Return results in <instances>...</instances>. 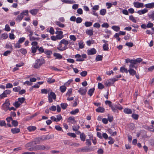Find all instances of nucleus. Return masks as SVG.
Returning a JSON list of instances; mask_svg holds the SVG:
<instances>
[{
	"instance_id": "a18cd8bd",
	"label": "nucleus",
	"mask_w": 154,
	"mask_h": 154,
	"mask_svg": "<svg viewBox=\"0 0 154 154\" xmlns=\"http://www.w3.org/2000/svg\"><path fill=\"white\" fill-rule=\"evenodd\" d=\"M18 101L21 104H22L25 100V98L24 97L19 98L18 99Z\"/></svg>"
},
{
	"instance_id": "dca6fc26",
	"label": "nucleus",
	"mask_w": 154,
	"mask_h": 154,
	"mask_svg": "<svg viewBox=\"0 0 154 154\" xmlns=\"http://www.w3.org/2000/svg\"><path fill=\"white\" fill-rule=\"evenodd\" d=\"M128 72H129L130 75L133 76L136 75V71L132 68H129L128 70Z\"/></svg>"
},
{
	"instance_id": "49530a36",
	"label": "nucleus",
	"mask_w": 154,
	"mask_h": 154,
	"mask_svg": "<svg viewBox=\"0 0 154 154\" xmlns=\"http://www.w3.org/2000/svg\"><path fill=\"white\" fill-rule=\"evenodd\" d=\"M106 10L105 9H101L100 11V14L102 15H104L106 13Z\"/></svg>"
},
{
	"instance_id": "0e129e2a",
	"label": "nucleus",
	"mask_w": 154,
	"mask_h": 154,
	"mask_svg": "<svg viewBox=\"0 0 154 154\" xmlns=\"http://www.w3.org/2000/svg\"><path fill=\"white\" fill-rule=\"evenodd\" d=\"M21 88L20 86H17L13 88V90L15 92H18L20 90Z\"/></svg>"
},
{
	"instance_id": "774afa93",
	"label": "nucleus",
	"mask_w": 154,
	"mask_h": 154,
	"mask_svg": "<svg viewBox=\"0 0 154 154\" xmlns=\"http://www.w3.org/2000/svg\"><path fill=\"white\" fill-rule=\"evenodd\" d=\"M93 26L94 27L99 28L100 26V25L99 23H96L93 25Z\"/></svg>"
},
{
	"instance_id": "f257e3e1",
	"label": "nucleus",
	"mask_w": 154,
	"mask_h": 154,
	"mask_svg": "<svg viewBox=\"0 0 154 154\" xmlns=\"http://www.w3.org/2000/svg\"><path fill=\"white\" fill-rule=\"evenodd\" d=\"M69 44L68 41L64 39L61 40L57 47V49L60 51H63L67 48V47L68 45Z\"/></svg>"
},
{
	"instance_id": "8fccbe9b",
	"label": "nucleus",
	"mask_w": 154,
	"mask_h": 154,
	"mask_svg": "<svg viewBox=\"0 0 154 154\" xmlns=\"http://www.w3.org/2000/svg\"><path fill=\"white\" fill-rule=\"evenodd\" d=\"M20 103L18 101H16L13 104L17 108L19 107L21 105Z\"/></svg>"
},
{
	"instance_id": "79ce46f5",
	"label": "nucleus",
	"mask_w": 154,
	"mask_h": 154,
	"mask_svg": "<svg viewBox=\"0 0 154 154\" xmlns=\"http://www.w3.org/2000/svg\"><path fill=\"white\" fill-rule=\"evenodd\" d=\"M112 28L116 31H118L120 29V27L119 26H112Z\"/></svg>"
},
{
	"instance_id": "3c124183",
	"label": "nucleus",
	"mask_w": 154,
	"mask_h": 154,
	"mask_svg": "<svg viewBox=\"0 0 154 154\" xmlns=\"http://www.w3.org/2000/svg\"><path fill=\"white\" fill-rule=\"evenodd\" d=\"M87 74V72L86 71H84L80 73V75L82 77H85Z\"/></svg>"
},
{
	"instance_id": "f8f14e48",
	"label": "nucleus",
	"mask_w": 154,
	"mask_h": 154,
	"mask_svg": "<svg viewBox=\"0 0 154 154\" xmlns=\"http://www.w3.org/2000/svg\"><path fill=\"white\" fill-rule=\"evenodd\" d=\"M11 131L13 134H17L20 132V129L18 128H12Z\"/></svg>"
},
{
	"instance_id": "de8ad7c7",
	"label": "nucleus",
	"mask_w": 154,
	"mask_h": 154,
	"mask_svg": "<svg viewBox=\"0 0 154 154\" xmlns=\"http://www.w3.org/2000/svg\"><path fill=\"white\" fill-rule=\"evenodd\" d=\"M79 112V110L78 109H75L74 110H72L70 112V113L72 115H74L78 113Z\"/></svg>"
},
{
	"instance_id": "b1692460",
	"label": "nucleus",
	"mask_w": 154,
	"mask_h": 154,
	"mask_svg": "<svg viewBox=\"0 0 154 154\" xmlns=\"http://www.w3.org/2000/svg\"><path fill=\"white\" fill-rule=\"evenodd\" d=\"M29 12L32 15H34L37 14L38 10L36 9H33L30 10Z\"/></svg>"
},
{
	"instance_id": "393cba45",
	"label": "nucleus",
	"mask_w": 154,
	"mask_h": 154,
	"mask_svg": "<svg viewBox=\"0 0 154 154\" xmlns=\"http://www.w3.org/2000/svg\"><path fill=\"white\" fill-rule=\"evenodd\" d=\"M55 23L58 26L61 28H63L65 27V25L64 24L61 23L60 21H56L55 22Z\"/></svg>"
},
{
	"instance_id": "1a4fd4ad",
	"label": "nucleus",
	"mask_w": 154,
	"mask_h": 154,
	"mask_svg": "<svg viewBox=\"0 0 154 154\" xmlns=\"http://www.w3.org/2000/svg\"><path fill=\"white\" fill-rule=\"evenodd\" d=\"M134 6L136 8H143V4L139 2H134L133 3Z\"/></svg>"
},
{
	"instance_id": "37998d69",
	"label": "nucleus",
	"mask_w": 154,
	"mask_h": 154,
	"mask_svg": "<svg viewBox=\"0 0 154 154\" xmlns=\"http://www.w3.org/2000/svg\"><path fill=\"white\" fill-rule=\"evenodd\" d=\"M44 52L45 54L48 55H50L52 54V51L50 50H46Z\"/></svg>"
},
{
	"instance_id": "e2e57ef3",
	"label": "nucleus",
	"mask_w": 154,
	"mask_h": 154,
	"mask_svg": "<svg viewBox=\"0 0 154 154\" xmlns=\"http://www.w3.org/2000/svg\"><path fill=\"white\" fill-rule=\"evenodd\" d=\"M98 88L102 89L103 88H104V85L100 83H99L98 84Z\"/></svg>"
},
{
	"instance_id": "9d476101",
	"label": "nucleus",
	"mask_w": 154,
	"mask_h": 154,
	"mask_svg": "<svg viewBox=\"0 0 154 154\" xmlns=\"http://www.w3.org/2000/svg\"><path fill=\"white\" fill-rule=\"evenodd\" d=\"M87 90L85 88H81L79 89L78 91L82 95H84L85 94Z\"/></svg>"
},
{
	"instance_id": "e433bc0d",
	"label": "nucleus",
	"mask_w": 154,
	"mask_h": 154,
	"mask_svg": "<svg viewBox=\"0 0 154 154\" xmlns=\"http://www.w3.org/2000/svg\"><path fill=\"white\" fill-rule=\"evenodd\" d=\"M72 88H70L69 89L67 93L66 94V96L67 97H69L70 96L71 94H72Z\"/></svg>"
},
{
	"instance_id": "c756f323",
	"label": "nucleus",
	"mask_w": 154,
	"mask_h": 154,
	"mask_svg": "<svg viewBox=\"0 0 154 154\" xmlns=\"http://www.w3.org/2000/svg\"><path fill=\"white\" fill-rule=\"evenodd\" d=\"M120 71L121 72H125L126 73H127L128 72V70H127L126 69L123 67H121L120 68Z\"/></svg>"
},
{
	"instance_id": "9b49d317",
	"label": "nucleus",
	"mask_w": 154,
	"mask_h": 154,
	"mask_svg": "<svg viewBox=\"0 0 154 154\" xmlns=\"http://www.w3.org/2000/svg\"><path fill=\"white\" fill-rule=\"evenodd\" d=\"M96 51L94 48H92L91 50L88 51V54L91 55L95 54L96 53Z\"/></svg>"
},
{
	"instance_id": "6ab92c4d",
	"label": "nucleus",
	"mask_w": 154,
	"mask_h": 154,
	"mask_svg": "<svg viewBox=\"0 0 154 154\" xmlns=\"http://www.w3.org/2000/svg\"><path fill=\"white\" fill-rule=\"evenodd\" d=\"M54 56L56 57V59H61L62 58V56L60 54L55 53L54 54Z\"/></svg>"
},
{
	"instance_id": "bf43d9fd",
	"label": "nucleus",
	"mask_w": 154,
	"mask_h": 154,
	"mask_svg": "<svg viewBox=\"0 0 154 154\" xmlns=\"http://www.w3.org/2000/svg\"><path fill=\"white\" fill-rule=\"evenodd\" d=\"M79 48H83L84 47L83 43L82 42H80L79 43Z\"/></svg>"
},
{
	"instance_id": "20e7f679",
	"label": "nucleus",
	"mask_w": 154,
	"mask_h": 154,
	"mask_svg": "<svg viewBox=\"0 0 154 154\" xmlns=\"http://www.w3.org/2000/svg\"><path fill=\"white\" fill-rule=\"evenodd\" d=\"M31 45H32L31 48L32 52L35 53H36L38 48V43L37 42L34 41L32 42Z\"/></svg>"
},
{
	"instance_id": "f704fd0d",
	"label": "nucleus",
	"mask_w": 154,
	"mask_h": 154,
	"mask_svg": "<svg viewBox=\"0 0 154 154\" xmlns=\"http://www.w3.org/2000/svg\"><path fill=\"white\" fill-rule=\"evenodd\" d=\"M4 126L5 128H7L6 124L5 121L4 120L0 121V126Z\"/></svg>"
},
{
	"instance_id": "864d4df0",
	"label": "nucleus",
	"mask_w": 154,
	"mask_h": 154,
	"mask_svg": "<svg viewBox=\"0 0 154 154\" xmlns=\"http://www.w3.org/2000/svg\"><path fill=\"white\" fill-rule=\"evenodd\" d=\"M110 107L112 109V111L115 112H118V111L117 110L116 107H115V105L114 106H113L112 105Z\"/></svg>"
},
{
	"instance_id": "4c0bfd02",
	"label": "nucleus",
	"mask_w": 154,
	"mask_h": 154,
	"mask_svg": "<svg viewBox=\"0 0 154 154\" xmlns=\"http://www.w3.org/2000/svg\"><path fill=\"white\" fill-rule=\"evenodd\" d=\"M19 51L20 52H21V53L23 54H24V55L26 54L27 52L26 49L25 48H23L20 49L19 50Z\"/></svg>"
},
{
	"instance_id": "bb28decb",
	"label": "nucleus",
	"mask_w": 154,
	"mask_h": 154,
	"mask_svg": "<svg viewBox=\"0 0 154 154\" xmlns=\"http://www.w3.org/2000/svg\"><path fill=\"white\" fill-rule=\"evenodd\" d=\"M29 40L30 41H35V40H38L40 39V38L38 37H35L33 36H32V35L29 36Z\"/></svg>"
},
{
	"instance_id": "cd10ccee",
	"label": "nucleus",
	"mask_w": 154,
	"mask_h": 154,
	"mask_svg": "<svg viewBox=\"0 0 154 154\" xmlns=\"http://www.w3.org/2000/svg\"><path fill=\"white\" fill-rule=\"evenodd\" d=\"M66 89V87L64 85H62L60 86V91L62 93L64 92Z\"/></svg>"
},
{
	"instance_id": "7ed1b4c3",
	"label": "nucleus",
	"mask_w": 154,
	"mask_h": 154,
	"mask_svg": "<svg viewBox=\"0 0 154 154\" xmlns=\"http://www.w3.org/2000/svg\"><path fill=\"white\" fill-rule=\"evenodd\" d=\"M28 15V10L23 11V12L21 13L20 15H18L16 18V20L17 21H20L23 19L25 15Z\"/></svg>"
},
{
	"instance_id": "ddd939ff",
	"label": "nucleus",
	"mask_w": 154,
	"mask_h": 154,
	"mask_svg": "<svg viewBox=\"0 0 154 154\" xmlns=\"http://www.w3.org/2000/svg\"><path fill=\"white\" fill-rule=\"evenodd\" d=\"M145 6L148 8H154V2L147 4L145 5Z\"/></svg>"
},
{
	"instance_id": "052dcab7",
	"label": "nucleus",
	"mask_w": 154,
	"mask_h": 154,
	"mask_svg": "<svg viewBox=\"0 0 154 154\" xmlns=\"http://www.w3.org/2000/svg\"><path fill=\"white\" fill-rule=\"evenodd\" d=\"M112 83L109 79L106 81L105 83V85L106 86H110L111 85Z\"/></svg>"
},
{
	"instance_id": "09e8293b",
	"label": "nucleus",
	"mask_w": 154,
	"mask_h": 154,
	"mask_svg": "<svg viewBox=\"0 0 154 154\" xmlns=\"http://www.w3.org/2000/svg\"><path fill=\"white\" fill-rule=\"evenodd\" d=\"M72 130L74 131H77L79 128V125H74L72 126Z\"/></svg>"
},
{
	"instance_id": "4be33fe9",
	"label": "nucleus",
	"mask_w": 154,
	"mask_h": 154,
	"mask_svg": "<svg viewBox=\"0 0 154 154\" xmlns=\"http://www.w3.org/2000/svg\"><path fill=\"white\" fill-rule=\"evenodd\" d=\"M43 147H44V146L43 145H36L35 146V150H43Z\"/></svg>"
},
{
	"instance_id": "aec40b11",
	"label": "nucleus",
	"mask_w": 154,
	"mask_h": 154,
	"mask_svg": "<svg viewBox=\"0 0 154 154\" xmlns=\"http://www.w3.org/2000/svg\"><path fill=\"white\" fill-rule=\"evenodd\" d=\"M36 129V127L33 126H30L27 127V129L30 132L35 131Z\"/></svg>"
},
{
	"instance_id": "a19ab883",
	"label": "nucleus",
	"mask_w": 154,
	"mask_h": 154,
	"mask_svg": "<svg viewBox=\"0 0 154 154\" xmlns=\"http://www.w3.org/2000/svg\"><path fill=\"white\" fill-rule=\"evenodd\" d=\"M129 19L130 20L132 21L133 22L136 23L137 20L134 17H133L132 15H131L129 16Z\"/></svg>"
},
{
	"instance_id": "423d86ee",
	"label": "nucleus",
	"mask_w": 154,
	"mask_h": 154,
	"mask_svg": "<svg viewBox=\"0 0 154 154\" xmlns=\"http://www.w3.org/2000/svg\"><path fill=\"white\" fill-rule=\"evenodd\" d=\"M55 34L57 35H56L57 36L56 37L59 40L61 39L64 37V35H63V32L62 31H56L55 32Z\"/></svg>"
},
{
	"instance_id": "13d9d810",
	"label": "nucleus",
	"mask_w": 154,
	"mask_h": 154,
	"mask_svg": "<svg viewBox=\"0 0 154 154\" xmlns=\"http://www.w3.org/2000/svg\"><path fill=\"white\" fill-rule=\"evenodd\" d=\"M154 26V24L152 23L149 22L147 24L146 27L148 28H152Z\"/></svg>"
},
{
	"instance_id": "ea45409f",
	"label": "nucleus",
	"mask_w": 154,
	"mask_h": 154,
	"mask_svg": "<svg viewBox=\"0 0 154 154\" xmlns=\"http://www.w3.org/2000/svg\"><path fill=\"white\" fill-rule=\"evenodd\" d=\"M103 58V56L100 55H98L97 56L96 58V60L97 61L102 60Z\"/></svg>"
},
{
	"instance_id": "6e6d98bb",
	"label": "nucleus",
	"mask_w": 154,
	"mask_h": 154,
	"mask_svg": "<svg viewBox=\"0 0 154 154\" xmlns=\"http://www.w3.org/2000/svg\"><path fill=\"white\" fill-rule=\"evenodd\" d=\"M82 18L80 17H78L76 19V22L78 23H81L82 22Z\"/></svg>"
},
{
	"instance_id": "6e6552de",
	"label": "nucleus",
	"mask_w": 154,
	"mask_h": 154,
	"mask_svg": "<svg viewBox=\"0 0 154 154\" xmlns=\"http://www.w3.org/2000/svg\"><path fill=\"white\" fill-rule=\"evenodd\" d=\"M91 150L90 148L87 146H85L82 148L79 149L78 151L79 152H88Z\"/></svg>"
},
{
	"instance_id": "412c9836",
	"label": "nucleus",
	"mask_w": 154,
	"mask_h": 154,
	"mask_svg": "<svg viewBox=\"0 0 154 154\" xmlns=\"http://www.w3.org/2000/svg\"><path fill=\"white\" fill-rule=\"evenodd\" d=\"M124 112L126 114H131L132 113V110L131 109L126 108L124 109Z\"/></svg>"
},
{
	"instance_id": "4d7b16f0",
	"label": "nucleus",
	"mask_w": 154,
	"mask_h": 154,
	"mask_svg": "<svg viewBox=\"0 0 154 154\" xmlns=\"http://www.w3.org/2000/svg\"><path fill=\"white\" fill-rule=\"evenodd\" d=\"M86 144L89 146H91V140L88 139H87L86 140Z\"/></svg>"
},
{
	"instance_id": "a211bd4d",
	"label": "nucleus",
	"mask_w": 154,
	"mask_h": 154,
	"mask_svg": "<svg viewBox=\"0 0 154 154\" xmlns=\"http://www.w3.org/2000/svg\"><path fill=\"white\" fill-rule=\"evenodd\" d=\"M75 57L76 58V61H82L84 60V59L82 58V57L79 54H77L75 55Z\"/></svg>"
},
{
	"instance_id": "338daca9",
	"label": "nucleus",
	"mask_w": 154,
	"mask_h": 154,
	"mask_svg": "<svg viewBox=\"0 0 154 154\" xmlns=\"http://www.w3.org/2000/svg\"><path fill=\"white\" fill-rule=\"evenodd\" d=\"M8 37V35L7 33H4L2 34V38L3 39H5Z\"/></svg>"
},
{
	"instance_id": "c9c22d12",
	"label": "nucleus",
	"mask_w": 154,
	"mask_h": 154,
	"mask_svg": "<svg viewBox=\"0 0 154 154\" xmlns=\"http://www.w3.org/2000/svg\"><path fill=\"white\" fill-rule=\"evenodd\" d=\"M60 106L63 109H65L68 106V104L66 103H63L61 104Z\"/></svg>"
},
{
	"instance_id": "603ef678",
	"label": "nucleus",
	"mask_w": 154,
	"mask_h": 154,
	"mask_svg": "<svg viewBox=\"0 0 154 154\" xmlns=\"http://www.w3.org/2000/svg\"><path fill=\"white\" fill-rule=\"evenodd\" d=\"M67 134L68 136L74 138H75L76 137V135L74 133H68Z\"/></svg>"
},
{
	"instance_id": "0eeeda50",
	"label": "nucleus",
	"mask_w": 154,
	"mask_h": 154,
	"mask_svg": "<svg viewBox=\"0 0 154 154\" xmlns=\"http://www.w3.org/2000/svg\"><path fill=\"white\" fill-rule=\"evenodd\" d=\"M8 100H6L7 102H5L4 103L3 105V109L5 111H6L9 108V106L10 105V103L9 102V101H7Z\"/></svg>"
},
{
	"instance_id": "5701e85b",
	"label": "nucleus",
	"mask_w": 154,
	"mask_h": 154,
	"mask_svg": "<svg viewBox=\"0 0 154 154\" xmlns=\"http://www.w3.org/2000/svg\"><path fill=\"white\" fill-rule=\"evenodd\" d=\"M93 29H87L86 33L88 35L91 36L93 35Z\"/></svg>"
},
{
	"instance_id": "473e14b6",
	"label": "nucleus",
	"mask_w": 154,
	"mask_h": 154,
	"mask_svg": "<svg viewBox=\"0 0 154 154\" xmlns=\"http://www.w3.org/2000/svg\"><path fill=\"white\" fill-rule=\"evenodd\" d=\"M108 45H109L108 44H103V48L104 51H108Z\"/></svg>"
},
{
	"instance_id": "2f4dec72",
	"label": "nucleus",
	"mask_w": 154,
	"mask_h": 154,
	"mask_svg": "<svg viewBox=\"0 0 154 154\" xmlns=\"http://www.w3.org/2000/svg\"><path fill=\"white\" fill-rule=\"evenodd\" d=\"M134 62V61H132V63H130V64L129 65V68H135L136 69L137 68V66H135V65H136L135 63H133Z\"/></svg>"
},
{
	"instance_id": "5fc2aeb1",
	"label": "nucleus",
	"mask_w": 154,
	"mask_h": 154,
	"mask_svg": "<svg viewBox=\"0 0 154 154\" xmlns=\"http://www.w3.org/2000/svg\"><path fill=\"white\" fill-rule=\"evenodd\" d=\"M55 128L56 130L58 131H63L62 130V128L59 125H55Z\"/></svg>"
},
{
	"instance_id": "c03bdc74",
	"label": "nucleus",
	"mask_w": 154,
	"mask_h": 154,
	"mask_svg": "<svg viewBox=\"0 0 154 154\" xmlns=\"http://www.w3.org/2000/svg\"><path fill=\"white\" fill-rule=\"evenodd\" d=\"M55 81V79H52L51 78H49L48 79L47 82L50 83H54Z\"/></svg>"
},
{
	"instance_id": "4468645a",
	"label": "nucleus",
	"mask_w": 154,
	"mask_h": 154,
	"mask_svg": "<svg viewBox=\"0 0 154 154\" xmlns=\"http://www.w3.org/2000/svg\"><path fill=\"white\" fill-rule=\"evenodd\" d=\"M68 122H70L73 124L76 123V121L75 120L74 117H70L68 119Z\"/></svg>"
},
{
	"instance_id": "69168bd1",
	"label": "nucleus",
	"mask_w": 154,
	"mask_h": 154,
	"mask_svg": "<svg viewBox=\"0 0 154 154\" xmlns=\"http://www.w3.org/2000/svg\"><path fill=\"white\" fill-rule=\"evenodd\" d=\"M106 5L107 6V8L108 9L112 6V4L111 3L107 2L106 3Z\"/></svg>"
},
{
	"instance_id": "f03ea898",
	"label": "nucleus",
	"mask_w": 154,
	"mask_h": 154,
	"mask_svg": "<svg viewBox=\"0 0 154 154\" xmlns=\"http://www.w3.org/2000/svg\"><path fill=\"white\" fill-rule=\"evenodd\" d=\"M44 63V60L43 58L37 59L36 60L35 64L33 66L35 68L37 69L41 66Z\"/></svg>"
},
{
	"instance_id": "39448f33",
	"label": "nucleus",
	"mask_w": 154,
	"mask_h": 154,
	"mask_svg": "<svg viewBox=\"0 0 154 154\" xmlns=\"http://www.w3.org/2000/svg\"><path fill=\"white\" fill-rule=\"evenodd\" d=\"M56 95L54 93L51 92L48 94V101L49 103H52L53 102L52 99L56 100Z\"/></svg>"
},
{
	"instance_id": "2eb2a0df",
	"label": "nucleus",
	"mask_w": 154,
	"mask_h": 154,
	"mask_svg": "<svg viewBox=\"0 0 154 154\" xmlns=\"http://www.w3.org/2000/svg\"><path fill=\"white\" fill-rule=\"evenodd\" d=\"M96 110L97 112L103 113L105 112V109L103 107L99 106L96 109Z\"/></svg>"
},
{
	"instance_id": "a878e982",
	"label": "nucleus",
	"mask_w": 154,
	"mask_h": 154,
	"mask_svg": "<svg viewBox=\"0 0 154 154\" xmlns=\"http://www.w3.org/2000/svg\"><path fill=\"white\" fill-rule=\"evenodd\" d=\"M80 137L82 141H84L85 140L86 136L83 133L80 134Z\"/></svg>"
},
{
	"instance_id": "c85d7f7f",
	"label": "nucleus",
	"mask_w": 154,
	"mask_h": 154,
	"mask_svg": "<svg viewBox=\"0 0 154 154\" xmlns=\"http://www.w3.org/2000/svg\"><path fill=\"white\" fill-rule=\"evenodd\" d=\"M142 61V59L140 58H137L136 59L134 60V62L133 63H135L137 64L138 63H140Z\"/></svg>"
},
{
	"instance_id": "f3484780",
	"label": "nucleus",
	"mask_w": 154,
	"mask_h": 154,
	"mask_svg": "<svg viewBox=\"0 0 154 154\" xmlns=\"http://www.w3.org/2000/svg\"><path fill=\"white\" fill-rule=\"evenodd\" d=\"M148 11V10L147 9L145 8L142 10H139L137 12L139 14L141 15L147 12Z\"/></svg>"
},
{
	"instance_id": "7c9ffc66",
	"label": "nucleus",
	"mask_w": 154,
	"mask_h": 154,
	"mask_svg": "<svg viewBox=\"0 0 154 154\" xmlns=\"http://www.w3.org/2000/svg\"><path fill=\"white\" fill-rule=\"evenodd\" d=\"M94 91V88H91L88 91V94L90 96H91L93 94Z\"/></svg>"
},
{
	"instance_id": "680f3d73",
	"label": "nucleus",
	"mask_w": 154,
	"mask_h": 154,
	"mask_svg": "<svg viewBox=\"0 0 154 154\" xmlns=\"http://www.w3.org/2000/svg\"><path fill=\"white\" fill-rule=\"evenodd\" d=\"M132 117L135 120H137L138 118V115L137 114H133L132 115Z\"/></svg>"
},
{
	"instance_id": "72a5a7b5",
	"label": "nucleus",
	"mask_w": 154,
	"mask_h": 154,
	"mask_svg": "<svg viewBox=\"0 0 154 154\" xmlns=\"http://www.w3.org/2000/svg\"><path fill=\"white\" fill-rule=\"evenodd\" d=\"M11 123L12 126L14 127H16L18 125V122L16 120H12Z\"/></svg>"
},
{
	"instance_id": "58836bf2",
	"label": "nucleus",
	"mask_w": 154,
	"mask_h": 154,
	"mask_svg": "<svg viewBox=\"0 0 154 154\" xmlns=\"http://www.w3.org/2000/svg\"><path fill=\"white\" fill-rule=\"evenodd\" d=\"M92 22H86L85 23V26L87 27H90L92 26Z\"/></svg>"
}]
</instances>
